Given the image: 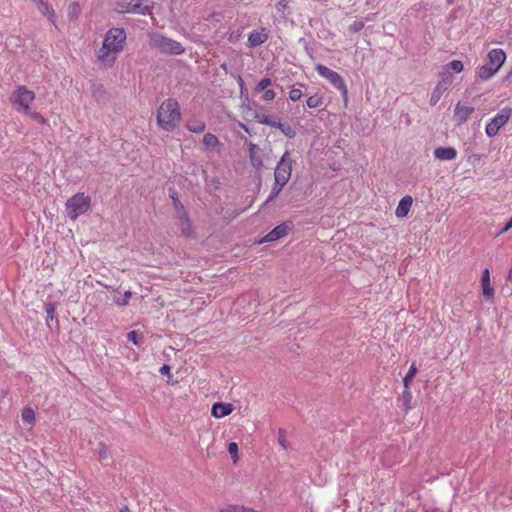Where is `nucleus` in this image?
<instances>
[{"mask_svg": "<svg viewBox=\"0 0 512 512\" xmlns=\"http://www.w3.org/2000/svg\"><path fill=\"white\" fill-rule=\"evenodd\" d=\"M126 32L123 28L113 27L109 29L97 52V59L105 67H112L116 61L117 55L123 51L126 42Z\"/></svg>", "mask_w": 512, "mask_h": 512, "instance_id": "nucleus-1", "label": "nucleus"}, {"mask_svg": "<svg viewBox=\"0 0 512 512\" xmlns=\"http://www.w3.org/2000/svg\"><path fill=\"white\" fill-rule=\"evenodd\" d=\"M157 124L165 131H173L181 120L180 106L176 99L168 98L157 110Z\"/></svg>", "mask_w": 512, "mask_h": 512, "instance_id": "nucleus-2", "label": "nucleus"}, {"mask_svg": "<svg viewBox=\"0 0 512 512\" xmlns=\"http://www.w3.org/2000/svg\"><path fill=\"white\" fill-rule=\"evenodd\" d=\"M91 207V199L84 193H76L69 198L65 204L67 216L75 221L79 216L85 214Z\"/></svg>", "mask_w": 512, "mask_h": 512, "instance_id": "nucleus-3", "label": "nucleus"}, {"mask_svg": "<svg viewBox=\"0 0 512 512\" xmlns=\"http://www.w3.org/2000/svg\"><path fill=\"white\" fill-rule=\"evenodd\" d=\"M150 45L159 52L170 55H181L185 51L180 42L158 33L150 35Z\"/></svg>", "mask_w": 512, "mask_h": 512, "instance_id": "nucleus-4", "label": "nucleus"}, {"mask_svg": "<svg viewBox=\"0 0 512 512\" xmlns=\"http://www.w3.org/2000/svg\"><path fill=\"white\" fill-rule=\"evenodd\" d=\"M315 70L321 77L325 78L331 85H333L334 88L340 91L344 102L346 103L348 101V88L343 77L323 64H317L315 66Z\"/></svg>", "mask_w": 512, "mask_h": 512, "instance_id": "nucleus-5", "label": "nucleus"}, {"mask_svg": "<svg viewBox=\"0 0 512 512\" xmlns=\"http://www.w3.org/2000/svg\"><path fill=\"white\" fill-rule=\"evenodd\" d=\"M35 99V94L33 91L26 88V86L21 85L12 93L10 97V101L15 109L20 113L29 112L30 105Z\"/></svg>", "mask_w": 512, "mask_h": 512, "instance_id": "nucleus-6", "label": "nucleus"}, {"mask_svg": "<svg viewBox=\"0 0 512 512\" xmlns=\"http://www.w3.org/2000/svg\"><path fill=\"white\" fill-rule=\"evenodd\" d=\"M294 163L295 160L293 159L291 152L286 150L276 164L274 169V179L288 183L291 178Z\"/></svg>", "mask_w": 512, "mask_h": 512, "instance_id": "nucleus-7", "label": "nucleus"}, {"mask_svg": "<svg viewBox=\"0 0 512 512\" xmlns=\"http://www.w3.org/2000/svg\"><path fill=\"white\" fill-rule=\"evenodd\" d=\"M512 110L509 107H504L487 123L485 131L487 136L494 137L498 134L501 127H503L510 119Z\"/></svg>", "mask_w": 512, "mask_h": 512, "instance_id": "nucleus-8", "label": "nucleus"}, {"mask_svg": "<svg viewBox=\"0 0 512 512\" xmlns=\"http://www.w3.org/2000/svg\"><path fill=\"white\" fill-rule=\"evenodd\" d=\"M116 10L119 13H134L140 15L149 13V7L143 5V0H121L116 4Z\"/></svg>", "mask_w": 512, "mask_h": 512, "instance_id": "nucleus-9", "label": "nucleus"}, {"mask_svg": "<svg viewBox=\"0 0 512 512\" xmlns=\"http://www.w3.org/2000/svg\"><path fill=\"white\" fill-rule=\"evenodd\" d=\"M453 81L452 74H449L448 72H443L441 75V80L437 83V85L434 87L431 97H430V105L435 106L439 100L441 99L442 95L449 89Z\"/></svg>", "mask_w": 512, "mask_h": 512, "instance_id": "nucleus-10", "label": "nucleus"}, {"mask_svg": "<svg viewBox=\"0 0 512 512\" xmlns=\"http://www.w3.org/2000/svg\"><path fill=\"white\" fill-rule=\"evenodd\" d=\"M293 228L291 221H285L276 227H274L268 234H266L260 243L263 242H274L284 236H286Z\"/></svg>", "mask_w": 512, "mask_h": 512, "instance_id": "nucleus-11", "label": "nucleus"}, {"mask_svg": "<svg viewBox=\"0 0 512 512\" xmlns=\"http://www.w3.org/2000/svg\"><path fill=\"white\" fill-rule=\"evenodd\" d=\"M248 153L250 164L257 170L260 171L264 167V154L262 149L255 143H248Z\"/></svg>", "mask_w": 512, "mask_h": 512, "instance_id": "nucleus-12", "label": "nucleus"}, {"mask_svg": "<svg viewBox=\"0 0 512 512\" xmlns=\"http://www.w3.org/2000/svg\"><path fill=\"white\" fill-rule=\"evenodd\" d=\"M269 38V35L265 28L252 30L248 34V45L249 47H258L265 43Z\"/></svg>", "mask_w": 512, "mask_h": 512, "instance_id": "nucleus-13", "label": "nucleus"}, {"mask_svg": "<svg viewBox=\"0 0 512 512\" xmlns=\"http://www.w3.org/2000/svg\"><path fill=\"white\" fill-rule=\"evenodd\" d=\"M506 60V53L503 49L495 48L488 52L487 63L499 71Z\"/></svg>", "mask_w": 512, "mask_h": 512, "instance_id": "nucleus-14", "label": "nucleus"}, {"mask_svg": "<svg viewBox=\"0 0 512 512\" xmlns=\"http://www.w3.org/2000/svg\"><path fill=\"white\" fill-rule=\"evenodd\" d=\"M474 112V108L471 106H463L458 103L454 109V118L457 121L458 125H462L467 122L472 113Z\"/></svg>", "mask_w": 512, "mask_h": 512, "instance_id": "nucleus-15", "label": "nucleus"}, {"mask_svg": "<svg viewBox=\"0 0 512 512\" xmlns=\"http://www.w3.org/2000/svg\"><path fill=\"white\" fill-rule=\"evenodd\" d=\"M434 157L440 161H451L457 157V150L454 147H437L433 152Z\"/></svg>", "mask_w": 512, "mask_h": 512, "instance_id": "nucleus-16", "label": "nucleus"}, {"mask_svg": "<svg viewBox=\"0 0 512 512\" xmlns=\"http://www.w3.org/2000/svg\"><path fill=\"white\" fill-rule=\"evenodd\" d=\"M177 219H178V226L181 230V233L184 236H190L193 234L192 224L190 221V218L188 216L187 211H184V214L181 213H175Z\"/></svg>", "mask_w": 512, "mask_h": 512, "instance_id": "nucleus-17", "label": "nucleus"}, {"mask_svg": "<svg viewBox=\"0 0 512 512\" xmlns=\"http://www.w3.org/2000/svg\"><path fill=\"white\" fill-rule=\"evenodd\" d=\"M412 203H413V199L410 195H405L404 197H402L396 207L395 215L398 218H403V217L407 216V214L409 213L410 208L412 206Z\"/></svg>", "mask_w": 512, "mask_h": 512, "instance_id": "nucleus-18", "label": "nucleus"}, {"mask_svg": "<svg viewBox=\"0 0 512 512\" xmlns=\"http://www.w3.org/2000/svg\"><path fill=\"white\" fill-rule=\"evenodd\" d=\"M233 411L231 404L215 403L212 406L211 414L213 417L219 419L229 415Z\"/></svg>", "mask_w": 512, "mask_h": 512, "instance_id": "nucleus-19", "label": "nucleus"}, {"mask_svg": "<svg viewBox=\"0 0 512 512\" xmlns=\"http://www.w3.org/2000/svg\"><path fill=\"white\" fill-rule=\"evenodd\" d=\"M481 285H482L483 295L487 299L493 298V296H494V288L491 286V283H490L489 269H485L483 271V275H482V278H481Z\"/></svg>", "mask_w": 512, "mask_h": 512, "instance_id": "nucleus-20", "label": "nucleus"}, {"mask_svg": "<svg viewBox=\"0 0 512 512\" xmlns=\"http://www.w3.org/2000/svg\"><path fill=\"white\" fill-rule=\"evenodd\" d=\"M32 1L37 5L38 10L54 24L55 23V13H54V10L50 7V5L45 0H32Z\"/></svg>", "mask_w": 512, "mask_h": 512, "instance_id": "nucleus-21", "label": "nucleus"}, {"mask_svg": "<svg viewBox=\"0 0 512 512\" xmlns=\"http://www.w3.org/2000/svg\"><path fill=\"white\" fill-rule=\"evenodd\" d=\"M497 72H498L497 69H495L490 64L485 63L484 65H482L478 68L477 74L481 80L487 81V80L491 79Z\"/></svg>", "mask_w": 512, "mask_h": 512, "instance_id": "nucleus-22", "label": "nucleus"}, {"mask_svg": "<svg viewBox=\"0 0 512 512\" xmlns=\"http://www.w3.org/2000/svg\"><path fill=\"white\" fill-rule=\"evenodd\" d=\"M287 183L278 179H274L273 186L271 188L270 194L267 197L265 203H269L273 201L278 195L281 193L282 189L285 187Z\"/></svg>", "mask_w": 512, "mask_h": 512, "instance_id": "nucleus-23", "label": "nucleus"}, {"mask_svg": "<svg viewBox=\"0 0 512 512\" xmlns=\"http://www.w3.org/2000/svg\"><path fill=\"white\" fill-rule=\"evenodd\" d=\"M169 196L173 201V207L175 210V213H181L184 214V211L186 210L184 205L181 203V201L178 198V194L174 189H169Z\"/></svg>", "mask_w": 512, "mask_h": 512, "instance_id": "nucleus-24", "label": "nucleus"}, {"mask_svg": "<svg viewBox=\"0 0 512 512\" xmlns=\"http://www.w3.org/2000/svg\"><path fill=\"white\" fill-rule=\"evenodd\" d=\"M186 128L187 130L193 133H202L206 128V124L204 121L194 120L192 122L187 123Z\"/></svg>", "mask_w": 512, "mask_h": 512, "instance_id": "nucleus-25", "label": "nucleus"}, {"mask_svg": "<svg viewBox=\"0 0 512 512\" xmlns=\"http://www.w3.org/2000/svg\"><path fill=\"white\" fill-rule=\"evenodd\" d=\"M127 339L138 347L144 344V335L135 330L127 333Z\"/></svg>", "mask_w": 512, "mask_h": 512, "instance_id": "nucleus-26", "label": "nucleus"}, {"mask_svg": "<svg viewBox=\"0 0 512 512\" xmlns=\"http://www.w3.org/2000/svg\"><path fill=\"white\" fill-rule=\"evenodd\" d=\"M44 310L47 315L46 322H47L48 326H50V321L55 320L56 322H58V319L56 318V314H55L56 307H55L54 303H52V302L46 303L44 306Z\"/></svg>", "mask_w": 512, "mask_h": 512, "instance_id": "nucleus-27", "label": "nucleus"}, {"mask_svg": "<svg viewBox=\"0 0 512 512\" xmlns=\"http://www.w3.org/2000/svg\"><path fill=\"white\" fill-rule=\"evenodd\" d=\"M203 144L206 148H215L220 144V142L216 135L207 133L203 137Z\"/></svg>", "mask_w": 512, "mask_h": 512, "instance_id": "nucleus-28", "label": "nucleus"}, {"mask_svg": "<svg viewBox=\"0 0 512 512\" xmlns=\"http://www.w3.org/2000/svg\"><path fill=\"white\" fill-rule=\"evenodd\" d=\"M132 296L131 291H125L123 294L118 293L114 296V303L118 306H126Z\"/></svg>", "mask_w": 512, "mask_h": 512, "instance_id": "nucleus-29", "label": "nucleus"}, {"mask_svg": "<svg viewBox=\"0 0 512 512\" xmlns=\"http://www.w3.org/2000/svg\"><path fill=\"white\" fill-rule=\"evenodd\" d=\"M306 105L309 108H318L323 105V96L320 94H314L307 98Z\"/></svg>", "mask_w": 512, "mask_h": 512, "instance_id": "nucleus-30", "label": "nucleus"}, {"mask_svg": "<svg viewBox=\"0 0 512 512\" xmlns=\"http://www.w3.org/2000/svg\"><path fill=\"white\" fill-rule=\"evenodd\" d=\"M463 69L464 65L460 60H452L445 66L444 72H448L449 74H451L450 70H452L456 73H460L463 71Z\"/></svg>", "mask_w": 512, "mask_h": 512, "instance_id": "nucleus-31", "label": "nucleus"}, {"mask_svg": "<svg viewBox=\"0 0 512 512\" xmlns=\"http://www.w3.org/2000/svg\"><path fill=\"white\" fill-rule=\"evenodd\" d=\"M286 137L293 139L296 136V131L289 123H283L278 128Z\"/></svg>", "mask_w": 512, "mask_h": 512, "instance_id": "nucleus-32", "label": "nucleus"}, {"mask_svg": "<svg viewBox=\"0 0 512 512\" xmlns=\"http://www.w3.org/2000/svg\"><path fill=\"white\" fill-rule=\"evenodd\" d=\"M417 372V367L415 364H412L407 372V374L403 378V384L405 388H409L410 383L412 382L415 374Z\"/></svg>", "mask_w": 512, "mask_h": 512, "instance_id": "nucleus-33", "label": "nucleus"}, {"mask_svg": "<svg viewBox=\"0 0 512 512\" xmlns=\"http://www.w3.org/2000/svg\"><path fill=\"white\" fill-rule=\"evenodd\" d=\"M22 419L28 424H33L35 421V413L31 408H24L22 410Z\"/></svg>", "mask_w": 512, "mask_h": 512, "instance_id": "nucleus-34", "label": "nucleus"}, {"mask_svg": "<svg viewBox=\"0 0 512 512\" xmlns=\"http://www.w3.org/2000/svg\"><path fill=\"white\" fill-rule=\"evenodd\" d=\"M81 12L80 5L77 2H73L68 7V17L70 19H75L79 16Z\"/></svg>", "mask_w": 512, "mask_h": 512, "instance_id": "nucleus-35", "label": "nucleus"}, {"mask_svg": "<svg viewBox=\"0 0 512 512\" xmlns=\"http://www.w3.org/2000/svg\"><path fill=\"white\" fill-rule=\"evenodd\" d=\"M24 114L29 116L41 125L47 124V120L39 112L31 111V109H29V112H25Z\"/></svg>", "mask_w": 512, "mask_h": 512, "instance_id": "nucleus-36", "label": "nucleus"}, {"mask_svg": "<svg viewBox=\"0 0 512 512\" xmlns=\"http://www.w3.org/2000/svg\"><path fill=\"white\" fill-rule=\"evenodd\" d=\"M411 400H412V394H411L409 388H405L402 392V401H403V405H404L406 411L411 409V406H410Z\"/></svg>", "mask_w": 512, "mask_h": 512, "instance_id": "nucleus-37", "label": "nucleus"}, {"mask_svg": "<svg viewBox=\"0 0 512 512\" xmlns=\"http://www.w3.org/2000/svg\"><path fill=\"white\" fill-rule=\"evenodd\" d=\"M271 84H272V80L270 78H267V77L262 78L256 85L255 91L260 92V91L266 90L267 87L270 86Z\"/></svg>", "mask_w": 512, "mask_h": 512, "instance_id": "nucleus-38", "label": "nucleus"}, {"mask_svg": "<svg viewBox=\"0 0 512 512\" xmlns=\"http://www.w3.org/2000/svg\"><path fill=\"white\" fill-rule=\"evenodd\" d=\"M303 93H302V90L300 88H295L293 87L290 91H289V99L293 102L299 100L301 97H302Z\"/></svg>", "mask_w": 512, "mask_h": 512, "instance_id": "nucleus-39", "label": "nucleus"}, {"mask_svg": "<svg viewBox=\"0 0 512 512\" xmlns=\"http://www.w3.org/2000/svg\"><path fill=\"white\" fill-rule=\"evenodd\" d=\"M278 442L284 449H287L289 446V443L286 439V432L284 429H279L278 431Z\"/></svg>", "mask_w": 512, "mask_h": 512, "instance_id": "nucleus-40", "label": "nucleus"}, {"mask_svg": "<svg viewBox=\"0 0 512 512\" xmlns=\"http://www.w3.org/2000/svg\"><path fill=\"white\" fill-rule=\"evenodd\" d=\"M98 454L100 460H104L109 456L108 448L103 442H100L98 445Z\"/></svg>", "mask_w": 512, "mask_h": 512, "instance_id": "nucleus-41", "label": "nucleus"}, {"mask_svg": "<svg viewBox=\"0 0 512 512\" xmlns=\"http://www.w3.org/2000/svg\"><path fill=\"white\" fill-rule=\"evenodd\" d=\"M228 452L231 455L234 462L237 461L238 458V445L235 442H231L228 445Z\"/></svg>", "mask_w": 512, "mask_h": 512, "instance_id": "nucleus-42", "label": "nucleus"}, {"mask_svg": "<svg viewBox=\"0 0 512 512\" xmlns=\"http://www.w3.org/2000/svg\"><path fill=\"white\" fill-rule=\"evenodd\" d=\"M363 28H364V22H363V21H361V20H358V21H354V22L349 26V31H350V32H353V33H356V32L361 31Z\"/></svg>", "mask_w": 512, "mask_h": 512, "instance_id": "nucleus-43", "label": "nucleus"}, {"mask_svg": "<svg viewBox=\"0 0 512 512\" xmlns=\"http://www.w3.org/2000/svg\"><path fill=\"white\" fill-rule=\"evenodd\" d=\"M271 116L255 111L254 118L261 124L267 125Z\"/></svg>", "mask_w": 512, "mask_h": 512, "instance_id": "nucleus-44", "label": "nucleus"}, {"mask_svg": "<svg viewBox=\"0 0 512 512\" xmlns=\"http://www.w3.org/2000/svg\"><path fill=\"white\" fill-rule=\"evenodd\" d=\"M276 96V93L273 89H266L262 95V100L269 102L272 101Z\"/></svg>", "mask_w": 512, "mask_h": 512, "instance_id": "nucleus-45", "label": "nucleus"}, {"mask_svg": "<svg viewBox=\"0 0 512 512\" xmlns=\"http://www.w3.org/2000/svg\"><path fill=\"white\" fill-rule=\"evenodd\" d=\"M304 50H305V53H306V54H307L311 59H314V54H315L316 50H315V47H314L313 42H312L310 45L306 46V47L304 48Z\"/></svg>", "mask_w": 512, "mask_h": 512, "instance_id": "nucleus-46", "label": "nucleus"}, {"mask_svg": "<svg viewBox=\"0 0 512 512\" xmlns=\"http://www.w3.org/2000/svg\"><path fill=\"white\" fill-rule=\"evenodd\" d=\"M280 124H281V121L279 119L271 116L268 120L267 126L278 129Z\"/></svg>", "mask_w": 512, "mask_h": 512, "instance_id": "nucleus-47", "label": "nucleus"}, {"mask_svg": "<svg viewBox=\"0 0 512 512\" xmlns=\"http://www.w3.org/2000/svg\"><path fill=\"white\" fill-rule=\"evenodd\" d=\"M171 367L168 364H164L160 369L159 372L162 375H167L168 377H171Z\"/></svg>", "mask_w": 512, "mask_h": 512, "instance_id": "nucleus-48", "label": "nucleus"}, {"mask_svg": "<svg viewBox=\"0 0 512 512\" xmlns=\"http://www.w3.org/2000/svg\"><path fill=\"white\" fill-rule=\"evenodd\" d=\"M237 82L239 84L241 94H243V92L246 91V87H245V82L240 75L237 76Z\"/></svg>", "mask_w": 512, "mask_h": 512, "instance_id": "nucleus-49", "label": "nucleus"}, {"mask_svg": "<svg viewBox=\"0 0 512 512\" xmlns=\"http://www.w3.org/2000/svg\"><path fill=\"white\" fill-rule=\"evenodd\" d=\"M512 228V217L510 220L505 224V226L500 230L499 235L503 234L507 231H509Z\"/></svg>", "mask_w": 512, "mask_h": 512, "instance_id": "nucleus-50", "label": "nucleus"}, {"mask_svg": "<svg viewBox=\"0 0 512 512\" xmlns=\"http://www.w3.org/2000/svg\"><path fill=\"white\" fill-rule=\"evenodd\" d=\"M298 43L301 44L303 46V48H305L306 46L310 45L312 43V41L307 40L306 38H300L298 40Z\"/></svg>", "mask_w": 512, "mask_h": 512, "instance_id": "nucleus-51", "label": "nucleus"}, {"mask_svg": "<svg viewBox=\"0 0 512 512\" xmlns=\"http://www.w3.org/2000/svg\"><path fill=\"white\" fill-rule=\"evenodd\" d=\"M287 6L285 0H281L277 3L276 7L278 10H281V8H285Z\"/></svg>", "mask_w": 512, "mask_h": 512, "instance_id": "nucleus-52", "label": "nucleus"}, {"mask_svg": "<svg viewBox=\"0 0 512 512\" xmlns=\"http://www.w3.org/2000/svg\"><path fill=\"white\" fill-rule=\"evenodd\" d=\"M239 126L248 134H252V131L249 129V127L243 123H239Z\"/></svg>", "mask_w": 512, "mask_h": 512, "instance_id": "nucleus-53", "label": "nucleus"}, {"mask_svg": "<svg viewBox=\"0 0 512 512\" xmlns=\"http://www.w3.org/2000/svg\"><path fill=\"white\" fill-rule=\"evenodd\" d=\"M8 395H9V391L7 389H2L1 390L2 398H6V397H8Z\"/></svg>", "mask_w": 512, "mask_h": 512, "instance_id": "nucleus-54", "label": "nucleus"}, {"mask_svg": "<svg viewBox=\"0 0 512 512\" xmlns=\"http://www.w3.org/2000/svg\"><path fill=\"white\" fill-rule=\"evenodd\" d=\"M506 81H512V69L506 74Z\"/></svg>", "mask_w": 512, "mask_h": 512, "instance_id": "nucleus-55", "label": "nucleus"}, {"mask_svg": "<svg viewBox=\"0 0 512 512\" xmlns=\"http://www.w3.org/2000/svg\"><path fill=\"white\" fill-rule=\"evenodd\" d=\"M120 512H130V509L128 508V506H123V507L120 509Z\"/></svg>", "mask_w": 512, "mask_h": 512, "instance_id": "nucleus-56", "label": "nucleus"}, {"mask_svg": "<svg viewBox=\"0 0 512 512\" xmlns=\"http://www.w3.org/2000/svg\"><path fill=\"white\" fill-rule=\"evenodd\" d=\"M221 67H222L224 70H226V69H227V66H226V64H225V63H224V64H222V65H221Z\"/></svg>", "mask_w": 512, "mask_h": 512, "instance_id": "nucleus-57", "label": "nucleus"}]
</instances>
